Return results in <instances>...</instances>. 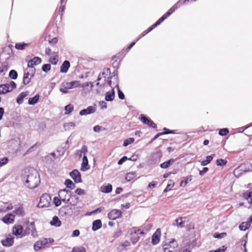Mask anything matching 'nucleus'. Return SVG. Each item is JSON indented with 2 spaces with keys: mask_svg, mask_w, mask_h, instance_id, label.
Here are the masks:
<instances>
[{
  "mask_svg": "<svg viewBox=\"0 0 252 252\" xmlns=\"http://www.w3.org/2000/svg\"><path fill=\"white\" fill-rule=\"evenodd\" d=\"M152 242L153 245L158 244V229L156 230L152 236Z\"/></svg>",
  "mask_w": 252,
  "mask_h": 252,
  "instance_id": "obj_47",
  "label": "nucleus"
},
{
  "mask_svg": "<svg viewBox=\"0 0 252 252\" xmlns=\"http://www.w3.org/2000/svg\"><path fill=\"white\" fill-rule=\"evenodd\" d=\"M74 107L73 105L71 104H69L66 105L64 107V110L65 111L64 114L65 115H69L70 114L72 111L73 110Z\"/></svg>",
  "mask_w": 252,
  "mask_h": 252,
  "instance_id": "obj_35",
  "label": "nucleus"
},
{
  "mask_svg": "<svg viewBox=\"0 0 252 252\" xmlns=\"http://www.w3.org/2000/svg\"><path fill=\"white\" fill-rule=\"evenodd\" d=\"M23 181L25 182V185L31 189H34L40 183V177L36 170L32 169L25 170V175L23 177Z\"/></svg>",
  "mask_w": 252,
  "mask_h": 252,
  "instance_id": "obj_1",
  "label": "nucleus"
},
{
  "mask_svg": "<svg viewBox=\"0 0 252 252\" xmlns=\"http://www.w3.org/2000/svg\"><path fill=\"white\" fill-rule=\"evenodd\" d=\"M50 224L52 226L60 227L62 225V222L59 218L57 216H55L53 217Z\"/></svg>",
  "mask_w": 252,
  "mask_h": 252,
  "instance_id": "obj_25",
  "label": "nucleus"
},
{
  "mask_svg": "<svg viewBox=\"0 0 252 252\" xmlns=\"http://www.w3.org/2000/svg\"><path fill=\"white\" fill-rule=\"evenodd\" d=\"M174 182L173 181L170 180L167 184L166 188L164 189V191H167V190H170L172 189V188L174 186Z\"/></svg>",
  "mask_w": 252,
  "mask_h": 252,
  "instance_id": "obj_51",
  "label": "nucleus"
},
{
  "mask_svg": "<svg viewBox=\"0 0 252 252\" xmlns=\"http://www.w3.org/2000/svg\"><path fill=\"white\" fill-rule=\"evenodd\" d=\"M158 157V152L152 154L150 157V163L151 164H155L157 162V158Z\"/></svg>",
  "mask_w": 252,
  "mask_h": 252,
  "instance_id": "obj_41",
  "label": "nucleus"
},
{
  "mask_svg": "<svg viewBox=\"0 0 252 252\" xmlns=\"http://www.w3.org/2000/svg\"><path fill=\"white\" fill-rule=\"evenodd\" d=\"M75 126V124L73 122L65 123L64 125V127L65 128V130H69L70 127H74Z\"/></svg>",
  "mask_w": 252,
  "mask_h": 252,
  "instance_id": "obj_53",
  "label": "nucleus"
},
{
  "mask_svg": "<svg viewBox=\"0 0 252 252\" xmlns=\"http://www.w3.org/2000/svg\"><path fill=\"white\" fill-rule=\"evenodd\" d=\"M112 190V186L110 184H108L106 185H103L100 188V191L103 193H108L111 192Z\"/></svg>",
  "mask_w": 252,
  "mask_h": 252,
  "instance_id": "obj_26",
  "label": "nucleus"
},
{
  "mask_svg": "<svg viewBox=\"0 0 252 252\" xmlns=\"http://www.w3.org/2000/svg\"><path fill=\"white\" fill-rule=\"evenodd\" d=\"M115 96L114 88H112L110 91L106 92L105 96V99L107 101H112L114 100Z\"/></svg>",
  "mask_w": 252,
  "mask_h": 252,
  "instance_id": "obj_15",
  "label": "nucleus"
},
{
  "mask_svg": "<svg viewBox=\"0 0 252 252\" xmlns=\"http://www.w3.org/2000/svg\"><path fill=\"white\" fill-rule=\"evenodd\" d=\"M9 77L13 80L16 79L18 77V73L17 71L14 69L11 70L9 72Z\"/></svg>",
  "mask_w": 252,
  "mask_h": 252,
  "instance_id": "obj_38",
  "label": "nucleus"
},
{
  "mask_svg": "<svg viewBox=\"0 0 252 252\" xmlns=\"http://www.w3.org/2000/svg\"><path fill=\"white\" fill-rule=\"evenodd\" d=\"M29 44L24 42H19L15 44V48L17 50H24L25 47L28 46Z\"/></svg>",
  "mask_w": 252,
  "mask_h": 252,
  "instance_id": "obj_31",
  "label": "nucleus"
},
{
  "mask_svg": "<svg viewBox=\"0 0 252 252\" xmlns=\"http://www.w3.org/2000/svg\"><path fill=\"white\" fill-rule=\"evenodd\" d=\"M42 62V60L40 57H34L28 62V67L33 68L35 65L40 64Z\"/></svg>",
  "mask_w": 252,
  "mask_h": 252,
  "instance_id": "obj_10",
  "label": "nucleus"
},
{
  "mask_svg": "<svg viewBox=\"0 0 252 252\" xmlns=\"http://www.w3.org/2000/svg\"><path fill=\"white\" fill-rule=\"evenodd\" d=\"M62 200L60 197H54L53 198V203L56 207L59 206L61 204Z\"/></svg>",
  "mask_w": 252,
  "mask_h": 252,
  "instance_id": "obj_50",
  "label": "nucleus"
},
{
  "mask_svg": "<svg viewBox=\"0 0 252 252\" xmlns=\"http://www.w3.org/2000/svg\"><path fill=\"white\" fill-rule=\"evenodd\" d=\"M102 129L101 126L96 125L93 127V130L95 132H99Z\"/></svg>",
  "mask_w": 252,
  "mask_h": 252,
  "instance_id": "obj_63",
  "label": "nucleus"
},
{
  "mask_svg": "<svg viewBox=\"0 0 252 252\" xmlns=\"http://www.w3.org/2000/svg\"><path fill=\"white\" fill-rule=\"evenodd\" d=\"M69 176L75 183H80L82 182L81 174L77 169H73L69 173Z\"/></svg>",
  "mask_w": 252,
  "mask_h": 252,
  "instance_id": "obj_7",
  "label": "nucleus"
},
{
  "mask_svg": "<svg viewBox=\"0 0 252 252\" xmlns=\"http://www.w3.org/2000/svg\"><path fill=\"white\" fill-rule=\"evenodd\" d=\"M71 194V192L70 191L65 189L60 190L58 192L59 197L61 199L63 202L66 204L68 203L70 200L69 198H66V196L67 195L69 197L70 196Z\"/></svg>",
  "mask_w": 252,
  "mask_h": 252,
  "instance_id": "obj_6",
  "label": "nucleus"
},
{
  "mask_svg": "<svg viewBox=\"0 0 252 252\" xmlns=\"http://www.w3.org/2000/svg\"><path fill=\"white\" fill-rule=\"evenodd\" d=\"M7 67L4 65L2 63L0 62V75H4L5 73L7 70Z\"/></svg>",
  "mask_w": 252,
  "mask_h": 252,
  "instance_id": "obj_46",
  "label": "nucleus"
},
{
  "mask_svg": "<svg viewBox=\"0 0 252 252\" xmlns=\"http://www.w3.org/2000/svg\"><path fill=\"white\" fill-rule=\"evenodd\" d=\"M66 85V88L69 89H73L80 86V82L79 81H73L70 82H64Z\"/></svg>",
  "mask_w": 252,
  "mask_h": 252,
  "instance_id": "obj_22",
  "label": "nucleus"
},
{
  "mask_svg": "<svg viewBox=\"0 0 252 252\" xmlns=\"http://www.w3.org/2000/svg\"><path fill=\"white\" fill-rule=\"evenodd\" d=\"M102 226V223L100 220H96L93 221L92 223V229L94 231H95L100 229Z\"/></svg>",
  "mask_w": 252,
  "mask_h": 252,
  "instance_id": "obj_23",
  "label": "nucleus"
},
{
  "mask_svg": "<svg viewBox=\"0 0 252 252\" xmlns=\"http://www.w3.org/2000/svg\"><path fill=\"white\" fill-rule=\"evenodd\" d=\"M88 152V148L86 145H83L80 150H77L76 152V155L79 158H81L82 157V155L83 156L86 155V153Z\"/></svg>",
  "mask_w": 252,
  "mask_h": 252,
  "instance_id": "obj_24",
  "label": "nucleus"
},
{
  "mask_svg": "<svg viewBox=\"0 0 252 252\" xmlns=\"http://www.w3.org/2000/svg\"><path fill=\"white\" fill-rule=\"evenodd\" d=\"M226 236V233L225 232H223V233H215L214 235V237H215L216 238L221 239V238L224 237Z\"/></svg>",
  "mask_w": 252,
  "mask_h": 252,
  "instance_id": "obj_58",
  "label": "nucleus"
},
{
  "mask_svg": "<svg viewBox=\"0 0 252 252\" xmlns=\"http://www.w3.org/2000/svg\"><path fill=\"white\" fill-rule=\"evenodd\" d=\"M30 92L28 91L20 93L16 98V102L19 104H21L23 102V100L29 94Z\"/></svg>",
  "mask_w": 252,
  "mask_h": 252,
  "instance_id": "obj_20",
  "label": "nucleus"
},
{
  "mask_svg": "<svg viewBox=\"0 0 252 252\" xmlns=\"http://www.w3.org/2000/svg\"><path fill=\"white\" fill-rule=\"evenodd\" d=\"M229 132V130L226 128L220 129L219 131V134L221 136H225Z\"/></svg>",
  "mask_w": 252,
  "mask_h": 252,
  "instance_id": "obj_56",
  "label": "nucleus"
},
{
  "mask_svg": "<svg viewBox=\"0 0 252 252\" xmlns=\"http://www.w3.org/2000/svg\"><path fill=\"white\" fill-rule=\"evenodd\" d=\"M227 163V160L224 159H218L216 160V164L218 166H224Z\"/></svg>",
  "mask_w": 252,
  "mask_h": 252,
  "instance_id": "obj_48",
  "label": "nucleus"
},
{
  "mask_svg": "<svg viewBox=\"0 0 252 252\" xmlns=\"http://www.w3.org/2000/svg\"><path fill=\"white\" fill-rule=\"evenodd\" d=\"M90 168V166L89 164L88 158L86 155L83 157L82 162L81 166V170L82 171H86Z\"/></svg>",
  "mask_w": 252,
  "mask_h": 252,
  "instance_id": "obj_13",
  "label": "nucleus"
},
{
  "mask_svg": "<svg viewBox=\"0 0 252 252\" xmlns=\"http://www.w3.org/2000/svg\"><path fill=\"white\" fill-rule=\"evenodd\" d=\"M134 141V139L133 138L130 137L124 140L123 143V146L124 147H126L129 144L132 143Z\"/></svg>",
  "mask_w": 252,
  "mask_h": 252,
  "instance_id": "obj_45",
  "label": "nucleus"
},
{
  "mask_svg": "<svg viewBox=\"0 0 252 252\" xmlns=\"http://www.w3.org/2000/svg\"><path fill=\"white\" fill-rule=\"evenodd\" d=\"M122 212L119 210L113 209L108 214V218L109 220H115L121 218Z\"/></svg>",
  "mask_w": 252,
  "mask_h": 252,
  "instance_id": "obj_9",
  "label": "nucleus"
},
{
  "mask_svg": "<svg viewBox=\"0 0 252 252\" xmlns=\"http://www.w3.org/2000/svg\"><path fill=\"white\" fill-rule=\"evenodd\" d=\"M72 252H86L85 248L83 247L78 248H74L72 249Z\"/></svg>",
  "mask_w": 252,
  "mask_h": 252,
  "instance_id": "obj_54",
  "label": "nucleus"
},
{
  "mask_svg": "<svg viewBox=\"0 0 252 252\" xmlns=\"http://www.w3.org/2000/svg\"><path fill=\"white\" fill-rule=\"evenodd\" d=\"M100 74L106 78V76L110 75L111 74L110 69L109 68H106L104 69V71L100 73Z\"/></svg>",
  "mask_w": 252,
  "mask_h": 252,
  "instance_id": "obj_52",
  "label": "nucleus"
},
{
  "mask_svg": "<svg viewBox=\"0 0 252 252\" xmlns=\"http://www.w3.org/2000/svg\"><path fill=\"white\" fill-rule=\"evenodd\" d=\"M15 216L12 213H8L2 217L1 220L5 224L12 223L14 221Z\"/></svg>",
  "mask_w": 252,
  "mask_h": 252,
  "instance_id": "obj_12",
  "label": "nucleus"
},
{
  "mask_svg": "<svg viewBox=\"0 0 252 252\" xmlns=\"http://www.w3.org/2000/svg\"><path fill=\"white\" fill-rule=\"evenodd\" d=\"M158 27V21H157L153 25L150 27L147 30L142 32L136 39V41H138L142 37L145 36L147 34L152 31L154 29Z\"/></svg>",
  "mask_w": 252,
  "mask_h": 252,
  "instance_id": "obj_14",
  "label": "nucleus"
},
{
  "mask_svg": "<svg viewBox=\"0 0 252 252\" xmlns=\"http://www.w3.org/2000/svg\"><path fill=\"white\" fill-rule=\"evenodd\" d=\"M175 221L178 226L181 227H182L183 226L182 225L183 224V221L182 220V218L176 219Z\"/></svg>",
  "mask_w": 252,
  "mask_h": 252,
  "instance_id": "obj_61",
  "label": "nucleus"
},
{
  "mask_svg": "<svg viewBox=\"0 0 252 252\" xmlns=\"http://www.w3.org/2000/svg\"><path fill=\"white\" fill-rule=\"evenodd\" d=\"M244 197L246 199L250 204H252V190L246 191L244 194Z\"/></svg>",
  "mask_w": 252,
  "mask_h": 252,
  "instance_id": "obj_34",
  "label": "nucleus"
},
{
  "mask_svg": "<svg viewBox=\"0 0 252 252\" xmlns=\"http://www.w3.org/2000/svg\"><path fill=\"white\" fill-rule=\"evenodd\" d=\"M226 250V247L222 246L221 247L215 250L213 252H224Z\"/></svg>",
  "mask_w": 252,
  "mask_h": 252,
  "instance_id": "obj_64",
  "label": "nucleus"
},
{
  "mask_svg": "<svg viewBox=\"0 0 252 252\" xmlns=\"http://www.w3.org/2000/svg\"><path fill=\"white\" fill-rule=\"evenodd\" d=\"M96 109L94 106H89L87 108L81 110L79 112V115L85 116L93 114L95 112Z\"/></svg>",
  "mask_w": 252,
  "mask_h": 252,
  "instance_id": "obj_11",
  "label": "nucleus"
},
{
  "mask_svg": "<svg viewBox=\"0 0 252 252\" xmlns=\"http://www.w3.org/2000/svg\"><path fill=\"white\" fill-rule=\"evenodd\" d=\"M164 131L163 132H158V137L162 135H163V134H174L175 133V131L174 130H169L166 128H164Z\"/></svg>",
  "mask_w": 252,
  "mask_h": 252,
  "instance_id": "obj_44",
  "label": "nucleus"
},
{
  "mask_svg": "<svg viewBox=\"0 0 252 252\" xmlns=\"http://www.w3.org/2000/svg\"><path fill=\"white\" fill-rule=\"evenodd\" d=\"M174 162V159L171 158L169 160L160 164V166L162 168H167Z\"/></svg>",
  "mask_w": 252,
  "mask_h": 252,
  "instance_id": "obj_36",
  "label": "nucleus"
},
{
  "mask_svg": "<svg viewBox=\"0 0 252 252\" xmlns=\"http://www.w3.org/2000/svg\"><path fill=\"white\" fill-rule=\"evenodd\" d=\"M127 159H128V158H127V157L124 156L119 160V161H118V164L119 165H122L124 162H125Z\"/></svg>",
  "mask_w": 252,
  "mask_h": 252,
  "instance_id": "obj_62",
  "label": "nucleus"
},
{
  "mask_svg": "<svg viewBox=\"0 0 252 252\" xmlns=\"http://www.w3.org/2000/svg\"><path fill=\"white\" fill-rule=\"evenodd\" d=\"M64 184L66 188L70 189H73L76 187L75 184L69 179H67L65 180Z\"/></svg>",
  "mask_w": 252,
  "mask_h": 252,
  "instance_id": "obj_27",
  "label": "nucleus"
},
{
  "mask_svg": "<svg viewBox=\"0 0 252 252\" xmlns=\"http://www.w3.org/2000/svg\"><path fill=\"white\" fill-rule=\"evenodd\" d=\"M23 230V227L21 225H15L12 229V234L17 236L22 234Z\"/></svg>",
  "mask_w": 252,
  "mask_h": 252,
  "instance_id": "obj_21",
  "label": "nucleus"
},
{
  "mask_svg": "<svg viewBox=\"0 0 252 252\" xmlns=\"http://www.w3.org/2000/svg\"><path fill=\"white\" fill-rule=\"evenodd\" d=\"M242 166H238L237 168L234 169L233 174L235 176L238 177L243 173L242 171V170L241 169H242Z\"/></svg>",
  "mask_w": 252,
  "mask_h": 252,
  "instance_id": "obj_39",
  "label": "nucleus"
},
{
  "mask_svg": "<svg viewBox=\"0 0 252 252\" xmlns=\"http://www.w3.org/2000/svg\"><path fill=\"white\" fill-rule=\"evenodd\" d=\"M192 180V176L189 175L185 178L183 180H182L180 183V185L181 187H184L187 184Z\"/></svg>",
  "mask_w": 252,
  "mask_h": 252,
  "instance_id": "obj_30",
  "label": "nucleus"
},
{
  "mask_svg": "<svg viewBox=\"0 0 252 252\" xmlns=\"http://www.w3.org/2000/svg\"><path fill=\"white\" fill-rule=\"evenodd\" d=\"M120 64V62L118 63L117 62H115L113 63V66L114 67H116V69L113 72V73H112L113 75L110 77L111 79L113 78L114 79H115L117 83H118V72L117 69L119 67Z\"/></svg>",
  "mask_w": 252,
  "mask_h": 252,
  "instance_id": "obj_19",
  "label": "nucleus"
},
{
  "mask_svg": "<svg viewBox=\"0 0 252 252\" xmlns=\"http://www.w3.org/2000/svg\"><path fill=\"white\" fill-rule=\"evenodd\" d=\"M115 87L117 88V90L118 97L120 99H124L125 98V95L123 92L120 89L118 83L116 84Z\"/></svg>",
  "mask_w": 252,
  "mask_h": 252,
  "instance_id": "obj_37",
  "label": "nucleus"
},
{
  "mask_svg": "<svg viewBox=\"0 0 252 252\" xmlns=\"http://www.w3.org/2000/svg\"><path fill=\"white\" fill-rule=\"evenodd\" d=\"M139 119L145 125H147L150 127L156 128L157 125L154 123L149 118L144 114L140 115Z\"/></svg>",
  "mask_w": 252,
  "mask_h": 252,
  "instance_id": "obj_8",
  "label": "nucleus"
},
{
  "mask_svg": "<svg viewBox=\"0 0 252 252\" xmlns=\"http://www.w3.org/2000/svg\"><path fill=\"white\" fill-rule=\"evenodd\" d=\"M70 66V62L67 60H65L60 67V72L63 73H67Z\"/></svg>",
  "mask_w": 252,
  "mask_h": 252,
  "instance_id": "obj_17",
  "label": "nucleus"
},
{
  "mask_svg": "<svg viewBox=\"0 0 252 252\" xmlns=\"http://www.w3.org/2000/svg\"><path fill=\"white\" fill-rule=\"evenodd\" d=\"M42 247L43 246L39 240L36 241L33 245V249L36 252L39 251Z\"/></svg>",
  "mask_w": 252,
  "mask_h": 252,
  "instance_id": "obj_42",
  "label": "nucleus"
},
{
  "mask_svg": "<svg viewBox=\"0 0 252 252\" xmlns=\"http://www.w3.org/2000/svg\"><path fill=\"white\" fill-rule=\"evenodd\" d=\"M1 243L4 247H10L14 244V237L11 236L10 237H7L4 240H1Z\"/></svg>",
  "mask_w": 252,
  "mask_h": 252,
  "instance_id": "obj_16",
  "label": "nucleus"
},
{
  "mask_svg": "<svg viewBox=\"0 0 252 252\" xmlns=\"http://www.w3.org/2000/svg\"><path fill=\"white\" fill-rule=\"evenodd\" d=\"M39 95L38 94H35L33 97H30L28 100V104L31 105L35 104L39 100Z\"/></svg>",
  "mask_w": 252,
  "mask_h": 252,
  "instance_id": "obj_28",
  "label": "nucleus"
},
{
  "mask_svg": "<svg viewBox=\"0 0 252 252\" xmlns=\"http://www.w3.org/2000/svg\"><path fill=\"white\" fill-rule=\"evenodd\" d=\"M8 161V158L7 157H4L2 158H0V167L6 164Z\"/></svg>",
  "mask_w": 252,
  "mask_h": 252,
  "instance_id": "obj_55",
  "label": "nucleus"
},
{
  "mask_svg": "<svg viewBox=\"0 0 252 252\" xmlns=\"http://www.w3.org/2000/svg\"><path fill=\"white\" fill-rule=\"evenodd\" d=\"M10 92H11V90L9 89V84L5 83L0 85V95L5 94Z\"/></svg>",
  "mask_w": 252,
  "mask_h": 252,
  "instance_id": "obj_18",
  "label": "nucleus"
},
{
  "mask_svg": "<svg viewBox=\"0 0 252 252\" xmlns=\"http://www.w3.org/2000/svg\"><path fill=\"white\" fill-rule=\"evenodd\" d=\"M129 50L127 48H124L121 52L118 54V57L119 58L120 56L123 55L122 59L128 53Z\"/></svg>",
  "mask_w": 252,
  "mask_h": 252,
  "instance_id": "obj_60",
  "label": "nucleus"
},
{
  "mask_svg": "<svg viewBox=\"0 0 252 252\" xmlns=\"http://www.w3.org/2000/svg\"><path fill=\"white\" fill-rule=\"evenodd\" d=\"M51 65L50 64L46 63V64H44L42 65V66L41 67V69H42V71L47 73L51 70Z\"/></svg>",
  "mask_w": 252,
  "mask_h": 252,
  "instance_id": "obj_43",
  "label": "nucleus"
},
{
  "mask_svg": "<svg viewBox=\"0 0 252 252\" xmlns=\"http://www.w3.org/2000/svg\"><path fill=\"white\" fill-rule=\"evenodd\" d=\"M51 198L47 193H44L40 197L39 202L37 207L39 208H46L49 206Z\"/></svg>",
  "mask_w": 252,
  "mask_h": 252,
  "instance_id": "obj_4",
  "label": "nucleus"
},
{
  "mask_svg": "<svg viewBox=\"0 0 252 252\" xmlns=\"http://www.w3.org/2000/svg\"><path fill=\"white\" fill-rule=\"evenodd\" d=\"M180 1L175 4L168 11L158 19V25L169 16L176 9L180 6Z\"/></svg>",
  "mask_w": 252,
  "mask_h": 252,
  "instance_id": "obj_5",
  "label": "nucleus"
},
{
  "mask_svg": "<svg viewBox=\"0 0 252 252\" xmlns=\"http://www.w3.org/2000/svg\"><path fill=\"white\" fill-rule=\"evenodd\" d=\"M58 61V57L56 55L50 57L49 62L54 65H56Z\"/></svg>",
  "mask_w": 252,
  "mask_h": 252,
  "instance_id": "obj_49",
  "label": "nucleus"
},
{
  "mask_svg": "<svg viewBox=\"0 0 252 252\" xmlns=\"http://www.w3.org/2000/svg\"><path fill=\"white\" fill-rule=\"evenodd\" d=\"M178 244L174 239H172L168 242L165 243L162 246L164 252H176L177 250Z\"/></svg>",
  "mask_w": 252,
  "mask_h": 252,
  "instance_id": "obj_2",
  "label": "nucleus"
},
{
  "mask_svg": "<svg viewBox=\"0 0 252 252\" xmlns=\"http://www.w3.org/2000/svg\"><path fill=\"white\" fill-rule=\"evenodd\" d=\"M75 192L77 194L79 195H84L86 194V191H85V190L81 189L80 188H77V189H76V190H75Z\"/></svg>",
  "mask_w": 252,
  "mask_h": 252,
  "instance_id": "obj_59",
  "label": "nucleus"
},
{
  "mask_svg": "<svg viewBox=\"0 0 252 252\" xmlns=\"http://www.w3.org/2000/svg\"><path fill=\"white\" fill-rule=\"evenodd\" d=\"M251 226V223L249 220L242 222L239 226L241 231H246Z\"/></svg>",
  "mask_w": 252,
  "mask_h": 252,
  "instance_id": "obj_29",
  "label": "nucleus"
},
{
  "mask_svg": "<svg viewBox=\"0 0 252 252\" xmlns=\"http://www.w3.org/2000/svg\"><path fill=\"white\" fill-rule=\"evenodd\" d=\"M62 85L63 88H61L60 89V91L63 94H67L69 89L66 88V85L64 82L62 83Z\"/></svg>",
  "mask_w": 252,
  "mask_h": 252,
  "instance_id": "obj_57",
  "label": "nucleus"
},
{
  "mask_svg": "<svg viewBox=\"0 0 252 252\" xmlns=\"http://www.w3.org/2000/svg\"><path fill=\"white\" fill-rule=\"evenodd\" d=\"M35 68L27 71V69L24 71L23 78V83L25 85H28L34 77L35 73Z\"/></svg>",
  "mask_w": 252,
  "mask_h": 252,
  "instance_id": "obj_3",
  "label": "nucleus"
},
{
  "mask_svg": "<svg viewBox=\"0 0 252 252\" xmlns=\"http://www.w3.org/2000/svg\"><path fill=\"white\" fill-rule=\"evenodd\" d=\"M135 177V172H129L127 173L125 179L127 182H129L132 180Z\"/></svg>",
  "mask_w": 252,
  "mask_h": 252,
  "instance_id": "obj_40",
  "label": "nucleus"
},
{
  "mask_svg": "<svg viewBox=\"0 0 252 252\" xmlns=\"http://www.w3.org/2000/svg\"><path fill=\"white\" fill-rule=\"evenodd\" d=\"M69 198H70V200L68 203L73 206L76 205L79 199L78 197L75 195H71V194L70 195V196H69Z\"/></svg>",
  "mask_w": 252,
  "mask_h": 252,
  "instance_id": "obj_32",
  "label": "nucleus"
},
{
  "mask_svg": "<svg viewBox=\"0 0 252 252\" xmlns=\"http://www.w3.org/2000/svg\"><path fill=\"white\" fill-rule=\"evenodd\" d=\"M13 213L19 216H23L24 215L23 208L22 206H19L15 208Z\"/></svg>",
  "mask_w": 252,
  "mask_h": 252,
  "instance_id": "obj_33",
  "label": "nucleus"
}]
</instances>
